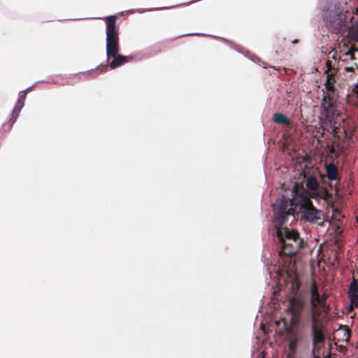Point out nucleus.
<instances>
[{
	"label": "nucleus",
	"instance_id": "obj_11",
	"mask_svg": "<svg viewBox=\"0 0 358 358\" xmlns=\"http://www.w3.org/2000/svg\"><path fill=\"white\" fill-rule=\"evenodd\" d=\"M348 296L352 307L358 306V280L353 278L348 287Z\"/></svg>",
	"mask_w": 358,
	"mask_h": 358
},
{
	"label": "nucleus",
	"instance_id": "obj_15",
	"mask_svg": "<svg viewBox=\"0 0 358 358\" xmlns=\"http://www.w3.org/2000/svg\"><path fill=\"white\" fill-rule=\"evenodd\" d=\"M273 121L275 123L289 126L291 124V120L285 115L280 113H276L273 117Z\"/></svg>",
	"mask_w": 358,
	"mask_h": 358
},
{
	"label": "nucleus",
	"instance_id": "obj_5",
	"mask_svg": "<svg viewBox=\"0 0 358 358\" xmlns=\"http://www.w3.org/2000/svg\"><path fill=\"white\" fill-rule=\"evenodd\" d=\"M306 179V189H299L297 186L293 187L292 190V197L310 198L327 200L331 194L326 187L321 185L315 173L303 172Z\"/></svg>",
	"mask_w": 358,
	"mask_h": 358
},
{
	"label": "nucleus",
	"instance_id": "obj_16",
	"mask_svg": "<svg viewBox=\"0 0 358 358\" xmlns=\"http://www.w3.org/2000/svg\"><path fill=\"white\" fill-rule=\"evenodd\" d=\"M329 294L327 292H324L322 295L320 294L319 299L316 302V308H321L322 309H327L329 306L327 304V300L329 298Z\"/></svg>",
	"mask_w": 358,
	"mask_h": 358
},
{
	"label": "nucleus",
	"instance_id": "obj_9",
	"mask_svg": "<svg viewBox=\"0 0 358 358\" xmlns=\"http://www.w3.org/2000/svg\"><path fill=\"white\" fill-rule=\"evenodd\" d=\"M36 83H36L34 85L29 87L27 90L21 91L19 93L17 101L15 103V106L11 114L10 115L9 119L2 126L3 129H5L6 127L8 125V131L10 130L12 126L15 122V121L18 117L20 110H22V108L24 106V101L26 98L27 91L31 89Z\"/></svg>",
	"mask_w": 358,
	"mask_h": 358
},
{
	"label": "nucleus",
	"instance_id": "obj_27",
	"mask_svg": "<svg viewBox=\"0 0 358 358\" xmlns=\"http://www.w3.org/2000/svg\"><path fill=\"white\" fill-rule=\"evenodd\" d=\"M357 69H358V67H357Z\"/></svg>",
	"mask_w": 358,
	"mask_h": 358
},
{
	"label": "nucleus",
	"instance_id": "obj_3",
	"mask_svg": "<svg viewBox=\"0 0 358 358\" xmlns=\"http://www.w3.org/2000/svg\"><path fill=\"white\" fill-rule=\"evenodd\" d=\"M321 17L327 30L335 34H341L348 27L346 10L339 0H322Z\"/></svg>",
	"mask_w": 358,
	"mask_h": 358
},
{
	"label": "nucleus",
	"instance_id": "obj_1",
	"mask_svg": "<svg viewBox=\"0 0 358 358\" xmlns=\"http://www.w3.org/2000/svg\"><path fill=\"white\" fill-rule=\"evenodd\" d=\"M276 205L273 209L274 223L277 238L282 243L281 252L288 256L294 255L303 247V241L295 231L283 227L289 220H294V213L288 208L287 199L284 195L277 200Z\"/></svg>",
	"mask_w": 358,
	"mask_h": 358
},
{
	"label": "nucleus",
	"instance_id": "obj_25",
	"mask_svg": "<svg viewBox=\"0 0 358 358\" xmlns=\"http://www.w3.org/2000/svg\"><path fill=\"white\" fill-rule=\"evenodd\" d=\"M127 13H134V10H128Z\"/></svg>",
	"mask_w": 358,
	"mask_h": 358
},
{
	"label": "nucleus",
	"instance_id": "obj_19",
	"mask_svg": "<svg viewBox=\"0 0 358 358\" xmlns=\"http://www.w3.org/2000/svg\"><path fill=\"white\" fill-rule=\"evenodd\" d=\"M193 35L198 36V35H204V34H200V33H191V34H182V35L180 36L179 37L185 36H193Z\"/></svg>",
	"mask_w": 358,
	"mask_h": 358
},
{
	"label": "nucleus",
	"instance_id": "obj_22",
	"mask_svg": "<svg viewBox=\"0 0 358 358\" xmlns=\"http://www.w3.org/2000/svg\"><path fill=\"white\" fill-rule=\"evenodd\" d=\"M164 8H169V7H164V8H152V9H148V11H152V10H160V9H164Z\"/></svg>",
	"mask_w": 358,
	"mask_h": 358
},
{
	"label": "nucleus",
	"instance_id": "obj_8",
	"mask_svg": "<svg viewBox=\"0 0 358 358\" xmlns=\"http://www.w3.org/2000/svg\"><path fill=\"white\" fill-rule=\"evenodd\" d=\"M285 331L287 342V358H296L299 346L303 345L305 340L303 330L287 327Z\"/></svg>",
	"mask_w": 358,
	"mask_h": 358
},
{
	"label": "nucleus",
	"instance_id": "obj_14",
	"mask_svg": "<svg viewBox=\"0 0 358 358\" xmlns=\"http://www.w3.org/2000/svg\"><path fill=\"white\" fill-rule=\"evenodd\" d=\"M114 58L110 62L109 66L111 69H115L126 62H129V57L120 55H116V56L113 57Z\"/></svg>",
	"mask_w": 358,
	"mask_h": 358
},
{
	"label": "nucleus",
	"instance_id": "obj_6",
	"mask_svg": "<svg viewBox=\"0 0 358 358\" xmlns=\"http://www.w3.org/2000/svg\"><path fill=\"white\" fill-rule=\"evenodd\" d=\"M287 199L288 208H298L301 219L310 224H321L324 220V213L321 210L316 208L310 198ZM293 211V209H292Z\"/></svg>",
	"mask_w": 358,
	"mask_h": 358
},
{
	"label": "nucleus",
	"instance_id": "obj_26",
	"mask_svg": "<svg viewBox=\"0 0 358 358\" xmlns=\"http://www.w3.org/2000/svg\"><path fill=\"white\" fill-rule=\"evenodd\" d=\"M144 11H145V10H138V13H143V12H144Z\"/></svg>",
	"mask_w": 358,
	"mask_h": 358
},
{
	"label": "nucleus",
	"instance_id": "obj_18",
	"mask_svg": "<svg viewBox=\"0 0 358 358\" xmlns=\"http://www.w3.org/2000/svg\"><path fill=\"white\" fill-rule=\"evenodd\" d=\"M59 78L57 77L56 79H52L51 80H47L45 81L46 83H55V84H62V85H64V81H62V82H59Z\"/></svg>",
	"mask_w": 358,
	"mask_h": 358
},
{
	"label": "nucleus",
	"instance_id": "obj_4",
	"mask_svg": "<svg viewBox=\"0 0 358 358\" xmlns=\"http://www.w3.org/2000/svg\"><path fill=\"white\" fill-rule=\"evenodd\" d=\"M320 118L329 132L336 134L341 129L345 131L344 119L337 111L336 101L329 95H324L322 99Z\"/></svg>",
	"mask_w": 358,
	"mask_h": 358
},
{
	"label": "nucleus",
	"instance_id": "obj_17",
	"mask_svg": "<svg viewBox=\"0 0 358 358\" xmlns=\"http://www.w3.org/2000/svg\"><path fill=\"white\" fill-rule=\"evenodd\" d=\"M340 329L343 333V339H345L346 341L349 340L350 337V331L349 329L347 328L345 326H341Z\"/></svg>",
	"mask_w": 358,
	"mask_h": 358
},
{
	"label": "nucleus",
	"instance_id": "obj_13",
	"mask_svg": "<svg viewBox=\"0 0 358 358\" xmlns=\"http://www.w3.org/2000/svg\"><path fill=\"white\" fill-rule=\"evenodd\" d=\"M347 38L350 42H358V21L349 27Z\"/></svg>",
	"mask_w": 358,
	"mask_h": 358
},
{
	"label": "nucleus",
	"instance_id": "obj_7",
	"mask_svg": "<svg viewBox=\"0 0 358 358\" xmlns=\"http://www.w3.org/2000/svg\"><path fill=\"white\" fill-rule=\"evenodd\" d=\"M106 22V57H115L119 52L118 28L116 25V16L110 15L104 18Z\"/></svg>",
	"mask_w": 358,
	"mask_h": 358
},
{
	"label": "nucleus",
	"instance_id": "obj_24",
	"mask_svg": "<svg viewBox=\"0 0 358 358\" xmlns=\"http://www.w3.org/2000/svg\"><path fill=\"white\" fill-rule=\"evenodd\" d=\"M327 88H331V87H333V84L331 83H329L327 86Z\"/></svg>",
	"mask_w": 358,
	"mask_h": 358
},
{
	"label": "nucleus",
	"instance_id": "obj_12",
	"mask_svg": "<svg viewBox=\"0 0 358 358\" xmlns=\"http://www.w3.org/2000/svg\"><path fill=\"white\" fill-rule=\"evenodd\" d=\"M326 173L328 179L331 181L338 180V171L334 164H328L325 165Z\"/></svg>",
	"mask_w": 358,
	"mask_h": 358
},
{
	"label": "nucleus",
	"instance_id": "obj_20",
	"mask_svg": "<svg viewBox=\"0 0 358 358\" xmlns=\"http://www.w3.org/2000/svg\"><path fill=\"white\" fill-rule=\"evenodd\" d=\"M345 70L348 72H351V71H354L355 68L352 66H347L345 68Z\"/></svg>",
	"mask_w": 358,
	"mask_h": 358
},
{
	"label": "nucleus",
	"instance_id": "obj_2",
	"mask_svg": "<svg viewBox=\"0 0 358 358\" xmlns=\"http://www.w3.org/2000/svg\"><path fill=\"white\" fill-rule=\"evenodd\" d=\"M310 298L306 300L301 293H296L288 299L287 310L291 313L290 324L299 326L303 317L314 320L315 315H320V308H316V302L320 293L316 282L313 280L310 286Z\"/></svg>",
	"mask_w": 358,
	"mask_h": 358
},
{
	"label": "nucleus",
	"instance_id": "obj_21",
	"mask_svg": "<svg viewBox=\"0 0 358 358\" xmlns=\"http://www.w3.org/2000/svg\"><path fill=\"white\" fill-rule=\"evenodd\" d=\"M345 55H346L347 56L350 57V58H351V59H353V58H354V55H353V54H352L351 52H346V54H345Z\"/></svg>",
	"mask_w": 358,
	"mask_h": 358
},
{
	"label": "nucleus",
	"instance_id": "obj_23",
	"mask_svg": "<svg viewBox=\"0 0 358 358\" xmlns=\"http://www.w3.org/2000/svg\"><path fill=\"white\" fill-rule=\"evenodd\" d=\"M106 68H107V66H102V67H99V68H97V69H96V71H99V69H106Z\"/></svg>",
	"mask_w": 358,
	"mask_h": 358
},
{
	"label": "nucleus",
	"instance_id": "obj_10",
	"mask_svg": "<svg viewBox=\"0 0 358 358\" xmlns=\"http://www.w3.org/2000/svg\"><path fill=\"white\" fill-rule=\"evenodd\" d=\"M317 315H315L314 320H313L312 318H306V317H303L301 324H300L299 326H296V327H302L305 322H307V321L311 322V333H312V337H313V341H312L313 352H314L315 350L316 344L317 343L323 342L324 340V337L322 331L320 329H319L316 325L317 320Z\"/></svg>",
	"mask_w": 358,
	"mask_h": 358
}]
</instances>
